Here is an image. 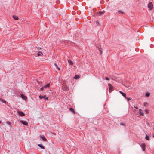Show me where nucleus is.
Returning a JSON list of instances; mask_svg holds the SVG:
<instances>
[{"mask_svg":"<svg viewBox=\"0 0 154 154\" xmlns=\"http://www.w3.org/2000/svg\"><path fill=\"white\" fill-rule=\"evenodd\" d=\"M148 8L150 10H152L153 8V5L151 2H149L148 5Z\"/></svg>","mask_w":154,"mask_h":154,"instance_id":"obj_1","label":"nucleus"},{"mask_svg":"<svg viewBox=\"0 0 154 154\" xmlns=\"http://www.w3.org/2000/svg\"><path fill=\"white\" fill-rule=\"evenodd\" d=\"M108 85L109 88V91L110 92H111L113 90V87L112 85L110 84H109Z\"/></svg>","mask_w":154,"mask_h":154,"instance_id":"obj_2","label":"nucleus"},{"mask_svg":"<svg viewBox=\"0 0 154 154\" xmlns=\"http://www.w3.org/2000/svg\"><path fill=\"white\" fill-rule=\"evenodd\" d=\"M39 97L40 99H42V98H44L46 100H48V97H47L46 95H44V96H41L40 95L39 96Z\"/></svg>","mask_w":154,"mask_h":154,"instance_id":"obj_3","label":"nucleus"},{"mask_svg":"<svg viewBox=\"0 0 154 154\" xmlns=\"http://www.w3.org/2000/svg\"><path fill=\"white\" fill-rule=\"evenodd\" d=\"M20 122L22 123L23 124L25 125L26 126L28 125V123L26 121L21 120L20 121Z\"/></svg>","mask_w":154,"mask_h":154,"instance_id":"obj_4","label":"nucleus"},{"mask_svg":"<svg viewBox=\"0 0 154 154\" xmlns=\"http://www.w3.org/2000/svg\"><path fill=\"white\" fill-rule=\"evenodd\" d=\"M20 97L22 99L25 100H27V97L23 94H20Z\"/></svg>","mask_w":154,"mask_h":154,"instance_id":"obj_5","label":"nucleus"},{"mask_svg":"<svg viewBox=\"0 0 154 154\" xmlns=\"http://www.w3.org/2000/svg\"><path fill=\"white\" fill-rule=\"evenodd\" d=\"M141 147L142 148L143 151H144L145 150L146 148V145L144 143H142L141 145Z\"/></svg>","mask_w":154,"mask_h":154,"instance_id":"obj_6","label":"nucleus"},{"mask_svg":"<svg viewBox=\"0 0 154 154\" xmlns=\"http://www.w3.org/2000/svg\"><path fill=\"white\" fill-rule=\"evenodd\" d=\"M17 113L20 116H24L25 115V114L21 111H18Z\"/></svg>","mask_w":154,"mask_h":154,"instance_id":"obj_7","label":"nucleus"},{"mask_svg":"<svg viewBox=\"0 0 154 154\" xmlns=\"http://www.w3.org/2000/svg\"><path fill=\"white\" fill-rule=\"evenodd\" d=\"M139 113L141 116H143L144 115V113L143 112L142 109H139Z\"/></svg>","mask_w":154,"mask_h":154,"instance_id":"obj_8","label":"nucleus"},{"mask_svg":"<svg viewBox=\"0 0 154 154\" xmlns=\"http://www.w3.org/2000/svg\"><path fill=\"white\" fill-rule=\"evenodd\" d=\"M119 92L125 98H126V94L121 91H119Z\"/></svg>","mask_w":154,"mask_h":154,"instance_id":"obj_9","label":"nucleus"},{"mask_svg":"<svg viewBox=\"0 0 154 154\" xmlns=\"http://www.w3.org/2000/svg\"><path fill=\"white\" fill-rule=\"evenodd\" d=\"M50 85L49 83L47 84L44 86V87L45 88L47 89L48 88L50 87Z\"/></svg>","mask_w":154,"mask_h":154,"instance_id":"obj_10","label":"nucleus"},{"mask_svg":"<svg viewBox=\"0 0 154 154\" xmlns=\"http://www.w3.org/2000/svg\"><path fill=\"white\" fill-rule=\"evenodd\" d=\"M38 146L42 149H45L44 146L42 144H38Z\"/></svg>","mask_w":154,"mask_h":154,"instance_id":"obj_11","label":"nucleus"},{"mask_svg":"<svg viewBox=\"0 0 154 154\" xmlns=\"http://www.w3.org/2000/svg\"><path fill=\"white\" fill-rule=\"evenodd\" d=\"M105 12L104 11H99L98 12V14L100 15H102L104 14Z\"/></svg>","mask_w":154,"mask_h":154,"instance_id":"obj_12","label":"nucleus"},{"mask_svg":"<svg viewBox=\"0 0 154 154\" xmlns=\"http://www.w3.org/2000/svg\"><path fill=\"white\" fill-rule=\"evenodd\" d=\"M69 110L71 111L73 114H75V112L74 109L72 108H70L69 109Z\"/></svg>","mask_w":154,"mask_h":154,"instance_id":"obj_13","label":"nucleus"},{"mask_svg":"<svg viewBox=\"0 0 154 154\" xmlns=\"http://www.w3.org/2000/svg\"><path fill=\"white\" fill-rule=\"evenodd\" d=\"M40 137L42 138V139L44 141H46L47 140L45 138V137L44 136H42L41 135H40Z\"/></svg>","mask_w":154,"mask_h":154,"instance_id":"obj_14","label":"nucleus"},{"mask_svg":"<svg viewBox=\"0 0 154 154\" xmlns=\"http://www.w3.org/2000/svg\"><path fill=\"white\" fill-rule=\"evenodd\" d=\"M68 62L69 64L72 65L73 64V63L72 61L68 59Z\"/></svg>","mask_w":154,"mask_h":154,"instance_id":"obj_15","label":"nucleus"},{"mask_svg":"<svg viewBox=\"0 0 154 154\" xmlns=\"http://www.w3.org/2000/svg\"><path fill=\"white\" fill-rule=\"evenodd\" d=\"M54 65L56 66V68L59 70H60V68L57 65V64L56 63H55L54 64Z\"/></svg>","mask_w":154,"mask_h":154,"instance_id":"obj_16","label":"nucleus"},{"mask_svg":"<svg viewBox=\"0 0 154 154\" xmlns=\"http://www.w3.org/2000/svg\"><path fill=\"white\" fill-rule=\"evenodd\" d=\"M13 17L14 18L15 20H17L18 19V17L17 16L13 15Z\"/></svg>","mask_w":154,"mask_h":154,"instance_id":"obj_17","label":"nucleus"},{"mask_svg":"<svg viewBox=\"0 0 154 154\" xmlns=\"http://www.w3.org/2000/svg\"><path fill=\"white\" fill-rule=\"evenodd\" d=\"M145 139L146 140H149V136L147 135L146 134V136L145 137Z\"/></svg>","mask_w":154,"mask_h":154,"instance_id":"obj_18","label":"nucleus"},{"mask_svg":"<svg viewBox=\"0 0 154 154\" xmlns=\"http://www.w3.org/2000/svg\"><path fill=\"white\" fill-rule=\"evenodd\" d=\"M79 77L78 75H76L75 76L74 78L75 79H78L79 78Z\"/></svg>","mask_w":154,"mask_h":154,"instance_id":"obj_19","label":"nucleus"},{"mask_svg":"<svg viewBox=\"0 0 154 154\" xmlns=\"http://www.w3.org/2000/svg\"><path fill=\"white\" fill-rule=\"evenodd\" d=\"M150 95V94L149 92L147 93L146 94V97H149Z\"/></svg>","mask_w":154,"mask_h":154,"instance_id":"obj_20","label":"nucleus"},{"mask_svg":"<svg viewBox=\"0 0 154 154\" xmlns=\"http://www.w3.org/2000/svg\"><path fill=\"white\" fill-rule=\"evenodd\" d=\"M42 55H43L42 54L41 52H39L38 54V56H41Z\"/></svg>","mask_w":154,"mask_h":154,"instance_id":"obj_21","label":"nucleus"},{"mask_svg":"<svg viewBox=\"0 0 154 154\" xmlns=\"http://www.w3.org/2000/svg\"><path fill=\"white\" fill-rule=\"evenodd\" d=\"M118 13L120 14H124V12H122V11H118Z\"/></svg>","mask_w":154,"mask_h":154,"instance_id":"obj_22","label":"nucleus"},{"mask_svg":"<svg viewBox=\"0 0 154 154\" xmlns=\"http://www.w3.org/2000/svg\"><path fill=\"white\" fill-rule=\"evenodd\" d=\"M126 99H127V100L128 101H129V100H131V98L130 97H126Z\"/></svg>","mask_w":154,"mask_h":154,"instance_id":"obj_23","label":"nucleus"},{"mask_svg":"<svg viewBox=\"0 0 154 154\" xmlns=\"http://www.w3.org/2000/svg\"><path fill=\"white\" fill-rule=\"evenodd\" d=\"M120 125H123V126L125 125V124L123 123H120Z\"/></svg>","mask_w":154,"mask_h":154,"instance_id":"obj_24","label":"nucleus"},{"mask_svg":"<svg viewBox=\"0 0 154 154\" xmlns=\"http://www.w3.org/2000/svg\"><path fill=\"white\" fill-rule=\"evenodd\" d=\"M44 87H42V88H40V90H41V91H42L43 90V89H44Z\"/></svg>","mask_w":154,"mask_h":154,"instance_id":"obj_25","label":"nucleus"},{"mask_svg":"<svg viewBox=\"0 0 154 154\" xmlns=\"http://www.w3.org/2000/svg\"><path fill=\"white\" fill-rule=\"evenodd\" d=\"M147 105V103L146 102L144 103V106H146Z\"/></svg>","mask_w":154,"mask_h":154,"instance_id":"obj_26","label":"nucleus"},{"mask_svg":"<svg viewBox=\"0 0 154 154\" xmlns=\"http://www.w3.org/2000/svg\"><path fill=\"white\" fill-rule=\"evenodd\" d=\"M105 79L106 80H109V79L108 78V77H106V78H105Z\"/></svg>","mask_w":154,"mask_h":154,"instance_id":"obj_27","label":"nucleus"},{"mask_svg":"<svg viewBox=\"0 0 154 154\" xmlns=\"http://www.w3.org/2000/svg\"><path fill=\"white\" fill-rule=\"evenodd\" d=\"M7 123L9 125H10L11 124L10 122L9 121H7Z\"/></svg>","mask_w":154,"mask_h":154,"instance_id":"obj_28","label":"nucleus"},{"mask_svg":"<svg viewBox=\"0 0 154 154\" xmlns=\"http://www.w3.org/2000/svg\"><path fill=\"white\" fill-rule=\"evenodd\" d=\"M134 108H135L136 109H137L138 108L137 107V106H134Z\"/></svg>","mask_w":154,"mask_h":154,"instance_id":"obj_29","label":"nucleus"},{"mask_svg":"<svg viewBox=\"0 0 154 154\" xmlns=\"http://www.w3.org/2000/svg\"><path fill=\"white\" fill-rule=\"evenodd\" d=\"M145 111H146V113H148V110H145Z\"/></svg>","mask_w":154,"mask_h":154,"instance_id":"obj_30","label":"nucleus"},{"mask_svg":"<svg viewBox=\"0 0 154 154\" xmlns=\"http://www.w3.org/2000/svg\"><path fill=\"white\" fill-rule=\"evenodd\" d=\"M100 53L102 54V52L100 50Z\"/></svg>","mask_w":154,"mask_h":154,"instance_id":"obj_31","label":"nucleus"},{"mask_svg":"<svg viewBox=\"0 0 154 154\" xmlns=\"http://www.w3.org/2000/svg\"><path fill=\"white\" fill-rule=\"evenodd\" d=\"M2 122L1 121H0V123H1Z\"/></svg>","mask_w":154,"mask_h":154,"instance_id":"obj_32","label":"nucleus"}]
</instances>
